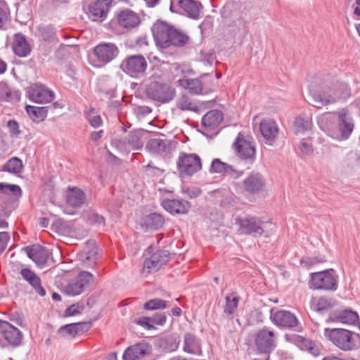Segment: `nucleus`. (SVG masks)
I'll use <instances>...</instances> for the list:
<instances>
[{
  "mask_svg": "<svg viewBox=\"0 0 360 360\" xmlns=\"http://www.w3.org/2000/svg\"><path fill=\"white\" fill-rule=\"evenodd\" d=\"M324 335L342 351H352L360 347V335L354 331L344 328H326Z\"/></svg>",
  "mask_w": 360,
  "mask_h": 360,
  "instance_id": "1",
  "label": "nucleus"
},
{
  "mask_svg": "<svg viewBox=\"0 0 360 360\" xmlns=\"http://www.w3.org/2000/svg\"><path fill=\"white\" fill-rule=\"evenodd\" d=\"M309 287L312 290L335 291L338 287V276L333 269L310 274Z\"/></svg>",
  "mask_w": 360,
  "mask_h": 360,
  "instance_id": "2",
  "label": "nucleus"
},
{
  "mask_svg": "<svg viewBox=\"0 0 360 360\" xmlns=\"http://www.w3.org/2000/svg\"><path fill=\"white\" fill-rule=\"evenodd\" d=\"M233 148L236 155L245 163L252 165L255 162L256 150L251 136L240 131L233 144Z\"/></svg>",
  "mask_w": 360,
  "mask_h": 360,
  "instance_id": "3",
  "label": "nucleus"
},
{
  "mask_svg": "<svg viewBox=\"0 0 360 360\" xmlns=\"http://www.w3.org/2000/svg\"><path fill=\"white\" fill-rule=\"evenodd\" d=\"M120 69L131 78L140 79L146 75L148 62L141 54L127 56L121 63Z\"/></svg>",
  "mask_w": 360,
  "mask_h": 360,
  "instance_id": "4",
  "label": "nucleus"
},
{
  "mask_svg": "<svg viewBox=\"0 0 360 360\" xmlns=\"http://www.w3.org/2000/svg\"><path fill=\"white\" fill-rule=\"evenodd\" d=\"M146 95L150 100L160 103H167L172 101L176 96L174 88L166 83L153 81L146 87Z\"/></svg>",
  "mask_w": 360,
  "mask_h": 360,
  "instance_id": "5",
  "label": "nucleus"
},
{
  "mask_svg": "<svg viewBox=\"0 0 360 360\" xmlns=\"http://www.w3.org/2000/svg\"><path fill=\"white\" fill-rule=\"evenodd\" d=\"M254 340L259 354H269L277 345L275 331L267 326H264L255 332Z\"/></svg>",
  "mask_w": 360,
  "mask_h": 360,
  "instance_id": "6",
  "label": "nucleus"
},
{
  "mask_svg": "<svg viewBox=\"0 0 360 360\" xmlns=\"http://www.w3.org/2000/svg\"><path fill=\"white\" fill-rule=\"evenodd\" d=\"M180 177L191 176L202 169L201 159L195 153L181 152L176 161Z\"/></svg>",
  "mask_w": 360,
  "mask_h": 360,
  "instance_id": "7",
  "label": "nucleus"
},
{
  "mask_svg": "<svg viewBox=\"0 0 360 360\" xmlns=\"http://www.w3.org/2000/svg\"><path fill=\"white\" fill-rule=\"evenodd\" d=\"M173 25L166 21L157 20L151 27V32L156 46L161 49L169 47V37Z\"/></svg>",
  "mask_w": 360,
  "mask_h": 360,
  "instance_id": "8",
  "label": "nucleus"
},
{
  "mask_svg": "<svg viewBox=\"0 0 360 360\" xmlns=\"http://www.w3.org/2000/svg\"><path fill=\"white\" fill-rule=\"evenodd\" d=\"M236 224L239 226L238 232L240 234L257 236H262L264 233L262 221L257 217L250 216L238 217L236 219Z\"/></svg>",
  "mask_w": 360,
  "mask_h": 360,
  "instance_id": "9",
  "label": "nucleus"
},
{
  "mask_svg": "<svg viewBox=\"0 0 360 360\" xmlns=\"http://www.w3.org/2000/svg\"><path fill=\"white\" fill-rule=\"evenodd\" d=\"M177 145L178 142L174 140L156 138L148 140L146 149L153 154L168 156L176 150Z\"/></svg>",
  "mask_w": 360,
  "mask_h": 360,
  "instance_id": "10",
  "label": "nucleus"
},
{
  "mask_svg": "<svg viewBox=\"0 0 360 360\" xmlns=\"http://www.w3.org/2000/svg\"><path fill=\"white\" fill-rule=\"evenodd\" d=\"M120 51L117 46L112 43L102 42L95 46L94 56L99 65H106L115 59Z\"/></svg>",
  "mask_w": 360,
  "mask_h": 360,
  "instance_id": "11",
  "label": "nucleus"
},
{
  "mask_svg": "<svg viewBox=\"0 0 360 360\" xmlns=\"http://www.w3.org/2000/svg\"><path fill=\"white\" fill-rule=\"evenodd\" d=\"M208 74L201 75L195 79H183L178 81L180 86L187 89L190 94L193 95L208 94L214 91V86L207 87L202 79L207 77Z\"/></svg>",
  "mask_w": 360,
  "mask_h": 360,
  "instance_id": "12",
  "label": "nucleus"
},
{
  "mask_svg": "<svg viewBox=\"0 0 360 360\" xmlns=\"http://www.w3.org/2000/svg\"><path fill=\"white\" fill-rule=\"evenodd\" d=\"M0 335L13 347H19L22 343L21 331L6 321L0 320Z\"/></svg>",
  "mask_w": 360,
  "mask_h": 360,
  "instance_id": "13",
  "label": "nucleus"
},
{
  "mask_svg": "<svg viewBox=\"0 0 360 360\" xmlns=\"http://www.w3.org/2000/svg\"><path fill=\"white\" fill-rule=\"evenodd\" d=\"M326 322H340L344 324L356 325L359 323V316L357 312L352 309L342 308L331 311Z\"/></svg>",
  "mask_w": 360,
  "mask_h": 360,
  "instance_id": "14",
  "label": "nucleus"
},
{
  "mask_svg": "<svg viewBox=\"0 0 360 360\" xmlns=\"http://www.w3.org/2000/svg\"><path fill=\"white\" fill-rule=\"evenodd\" d=\"M22 250L26 252L30 259L40 267L45 266L51 254L48 248L38 243L24 247Z\"/></svg>",
  "mask_w": 360,
  "mask_h": 360,
  "instance_id": "15",
  "label": "nucleus"
},
{
  "mask_svg": "<svg viewBox=\"0 0 360 360\" xmlns=\"http://www.w3.org/2000/svg\"><path fill=\"white\" fill-rule=\"evenodd\" d=\"M112 0H95L88 5L89 18L93 21L103 22L108 15L112 6Z\"/></svg>",
  "mask_w": 360,
  "mask_h": 360,
  "instance_id": "16",
  "label": "nucleus"
},
{
  "mask_svg": "<svg viewBox=\"0 0 360 360\" xmlns=\"http://www.w3.org/2000/svg\"><path fill=\"white\" fill-rule=\"evenodd\" d=\"M266 186L263 175L259 172H252L243 181V188L249 194H257L262 192Z\"/></svg>",
  "mask_w": 360,
  "mask_h": 360,
  "instance_id": "17",
  "label": "nucleus"
},
{
  "mask_svg": "<svg viewBox=\"0 0 360 360\" xmlns=\"http://www.w3.org/2000/svg\"><path fill=\"white\" fill-rule=\"evenodd\" d=\"M270 319L276 326L284 328H294L297 326L298 320L290 311L278 310L274 313V309L270 311Z\"/></svg>",
  "mask_w": 360,
  "mask_h": 360,
  "instance_id": "18",
  "label": "nucleus"
},
{
  "mask_svg": "<svg viewBox=\"0 0 360 360\" xmlns=\"http://www.w3.org/2000/svg\"><path fill=\"white\" fill-rule=\"evenodd\" d=\"M209 172L211 174H221L224 176H229L234 179L240 178L243 174V171L237 170L233 166L222 162L219 158L212 160Z\"/></svg>",
  "mask_w": 360,
  "mask_h": 360,
  "instance_id": "19",
  "label": "nucleus"
},
{
  "mask_svg": "<svg viewBox=\"0 0 360 360\" xmlns=\"http://www.w3.org/2000/svg\"><path fill=\"white\" fill-rule=\"evenodd\" d=\"M170 257V253L166 250H158L150 257L146 258L143 263V268L148 272L157 271L162 265L165 264Z\"/></svg>",
  "mask_w": 360,
  "mask_h": 360,
  "instance_id": "20",
  "label": "nucleus"
},
{
  "mask_svg": "<svg viewBox=\"0 0 360 360\" xmlns=\"http://www.w3.org/2000/svg\"><path fill=\"white\" fill-rule=\"evenodd\" d=\"M152 352L151 346L146 342H141L128 347L122 354L123 360H137L150 354Z\"/></svg>",
  "mask_w": 360,
  "mask_h": 360,
  "instance_id": "21",
  "label": "nucleus"
},
{
  "mask_svg": "<svg viewBox=\"0 0 360 360\" xmlns=\"http://www.w3.org/2000/svg\"><path fill=\"white\" fill-rule=\"evenodd\" d=\"M117 21L119 26L127 30L137 27L141 23L139 15L129 8L120 11L117 14Z\"/></svg>",
  "mask_w": 360,
  "mask_h": 360,
  "instance_id": "22",
  "label": "nucleus"
},
{
  "mask_svg": "<svg viewBox=\"0 0 360 360\" xmlns=\"http://www.w3.org/2000/svg\"><path fill=\"white\" fill-rule=\"evenodd\" d=\"M27 93L29 98L34 103H49L53 98V92L42 84H35L31 86Z\"/></svg>",
  "mask_w": 360,
  "mask_h": 360,
  "instance_id": "23",
  "label": "nucleus"
},
{
  "mask_svg": "<svg viewBox=\"0 0 360 360\" xmlns=\"http://www.w3.org/2000/svg\"><path fill=\"white\" fill-rule=\"evenodd\" d=\"M162 207L172 214H184L188 213L191 208L188 201L181 199H164L161 202Z\"/></svg>",
  "mask_w": 360,
  "mask_h": 360,
  "instance_id": "24",
  "label": "nucleus"
},
{
  "mask_svg": "<svg viewBox=\"0 0 360 360\" xmlns=\"http://www.w3.org/2000/svg\"><path fill=\"white\" fill-rule=\"evenodd\" d=\"M20 274L22 279L29 283L36 293L41 297L46 295V290L41 285V280L33 270L30 268H22Z\"/></svg>",
  "mask_w": 360,
  "mask_h": 360,
  "instance_id": "25",
  "label": "nucleus"
},
{
  "mask_svg": "<svg viewBox=\"0 0 360 360\" xmlns=\"http://www.w3.org/2000/svg\"><path fill=\"white\" fill-rule=\"evenodd\" d=\"M12 50L18 57L24 58L30 55L32 48L24 34L16 33L14 35Z\"/></svg>",
  "mask_w": 360,
  "mask_h": 360,
  "instance_id": "26",
  "label": "nucleus"
},
{
  "mask_svg": "<svg viewBox=\"0 0 360 360\" xmlns=\"http://www.w3.org/2000/svg\"><path fill=\"white\" fill-rule=\"evenodd\" d=\"M164 224V216L157 212L150 213L142 217L141 220V226L146 231L159 230Z\"/></svg>",
  "mask_w": 360,
  "mask_h": 360,
  "instance_id": "27",
  "label": "nucleus"
},
{
  "mask_svg": "<svg viewBox=\"0 0 360 360\" xmlns=\"http://www.w3.org/2000/svg\"><path fill=\"white\" fill-rule=\"evenodd\" d=\"M91 326L89 322H77L67 324L61 326L58 329V333L62 334L63 336L69 335L75 338L79 334H82L88 331Z\"/></svg>",
  "mask_w": 360,
  "mask_h": 360,
  "instance_id": "28",
  "label": "nucleus"
},
{
  "mask_svg": "<svg viewBox=\"0 0 360 360\" xmlns=\"http://www.w3.org/2000/svg\"><path fill=\"white\" fill-rule=\"evenodd\" d=\"M223 113L219 110L208 111L202 118V127L209 130L215 129L223 121Z\"/></svg>",
  "mask_w": 360,
  "mask_h": 360,
  "instance_id": "29",
  "label": "nucleus"
},
{
  "mask_svg": "<svg viewBox=\"0 0 360 360\" xmlns=\"http://www.w3.org/2000/svg\"><path fill=\"white\" fill-rule=\"evenodd\" d=\"M169 40V47L181 48L189 43L190 37L186 32L173 25Z\"/></svg>",
  "mask_w": 360,
  "mask_h": 360,
  "instance_id": "30",
  "label": "nucleus"
},
{
  "mask_svg": "<svg viewBox=\"0 0 360 360\" xmlns=\"http://www.w3.org/2000/svg\"><path fill=\"white\" fill-rule=\"evenodd\" d=\"M179 6L192 19H198L200 10L202 6L200 1L195 0H179Z\"/></svg>",
  "mask_w": 360,
  "mask_h": 360,
  "instance_id": "31",
  "label": "nucleus"
},
{
  "mask_svg": "<svg viewBox=\"0 0 360 360\" xmlns=\"http://www.w3.org/2000/svg\"><path fill=\"white\" fill-rule=\"evenodd\" d=\"M183 350L188 354L201 355L200 342L194 334L186 333L184 335Z\"/></svg>",
  "mask_w": 360,
  "mask_h": 360,
  "instance_id": "32",
  "label": "nucleus"
},
{
  "mask_svg": "<svg viewBox=\"0 0 360 360\" xmlns=\"http://www.w3.org/2000/svg\"><path fill=\"white\" fill-rule=\"evenodd\" d=\"M259 130L263 137L268 141H274L278 128L274 121L263 120L259 124Z\"/></svg>",
  "mask_w": 360,
  "mask_h": 360,
  "instance_id": "33",
  "label": "nucleus"
},
{
  "mask_svg": "<svg viewBox=\"0 0 360 360\" xmlns=\"http://www.w3.org/2000/svg\"><path fill=\"white\" fill-rule=\"evenodd\" d=\"M51 106L52 105L37 107L27 105L25 106V110L27 115H29L30 118L33 122L39 123L46 119L48 110L51 108Z\"/></svg>",
  "mask_w": 360,
  "mask_h": 360,
  "instance_id": "34",
  "label": "nucleus"
},
{
  "mask_svg": "<svg viewBox=\"0 0 360 360\" xmlns=\"http://www.w3.org/2000/svg\"><path fill=\"white\" fill-rule=\"evenodd\" d=\"M20 91H13L6 82H0V101L16 103L20 101Z\"/></svg>",
  "mask_w": 360,
  "mask_h": 360,
  "instance_id": "35",
  "label": "nucleus"
},
{
  "mask_svg": "<svg viewBox=\"0 0 360 360\" xmlns=\"http://www.w3.org/2000/svg\"><path fill=\"white\" fill-rule=\"evenodd\" d=\"M339 130L342 139H347L352 134L354 129V122L346 112H342L339 115Z\"/></svg>",
  "mask_w": 360,
  "mask_h": 360,
  "instance_id": "36",
  "label": "nucleus"
},
{
  "mask_svg": "<svg viewBox=\"0 0 360 360\" xmlns=\"http://www.w3.org/2000/svg\"><path fill=\"white\" fill-rule=\"evenodd\" d=\"M143 131L142 129L131 130L124 141V143L134 150L141 149L143 146Z\"/></svg>",
  "mask_w": 360,
  "mask_h": 360,
  "instance_id": "37",
  "label": "nucleus"
},
{
  "mask_svg": "<svg viewBox=\"0 0 360 360\" xmlns=\"http://www.w3.org/2000/svg\"><path fill=\"white\" fill-rule=\"evenodd\" d=\"M85 200V194L79 188H73L66 195V202L72 207H81Z\"/></svg>",
  "mask_w": 360,
  "mask_h": 360,
  "instance_id": "38",
  "label": "nucleus"
},
{
  "mask_svg": "<svg viewBox=\"0 0 360 360\" xmlns=\"http://www.w3.org/2000/svg\"><path fill=\"white\" fill-rule=\"evenodd\" d=\"M317 123L323 131L328 133L335 126V115L330 112H325L317 117Z\"/></svg>",
  "mask_w": 360,
  "mask_h": 360,
  "instance_id": "39",
  "label": "nucleus"
},
{
  "mask_svg": "<svg viewBox=\"0 0 360 360\" xmlns=\"http://www.w3.org/2000/svg\"><path fill=\"white\" fill-rule=\"evenodd\" d=\"M181 342V338L176 334L164 337L160 340V347L166 352L176 351Z\"/></svg>",
  "mask_w": 360,
  "mask_h": 360,
  "instance_id": "40",
  "label": "nucleus"
},
{
  "mask_svg": "<svg viewBox=\"0 0 360 360\" xmlns=\"http://www.w3.org/2000/svg\"><path fill=\"white\" fill-rule=\"evenodd\" d=\"M23 169L22 161L17 158L13 157L9 159L3 167L4 172H8L11 174H18L22 172Z\"/></svg>",
  "mask_w": 360,
  "mask_h": 360,
  "instance_id": "41",
  "label": "nucleus"
},
{
  "mask_svg": "<svg viewBox=\"0 0 360 360\" xmlns=\"http://www.w3.org/2000/svg\"><path fill=\"white\" fill-rule=\"evenodd\" d=\"M176 107L181 110L198 112L199 110L198 106L187 95H183L177 100Z\"/></svg>",
  "mask_w": 360,
  "mask_h": 360,
  "instance_id": "42",
  "label": "nucleus"
},
{
  "mask_svg": "<svg viewBox=\"0 0 360 360\" xmlns=\"http://www.w3.org/2000/svg\"><path fill=\"white\" fill-rule=\"evenodd\" d=\"M336 303V300L332 297L327 296L320 297L316 305V311L319 312L329 311L335 306Z\"/></svg>",
  "mask_w": 360,
  "mask_h": 360,
  "instance_id": "43",
  "label": "nucleus"
},
{
  "mask_svg": "<svg viewBox=\"0 0 360 360\" xmlns=\"http://www.w3.org/2000/svg\"><path fill=\"white\" fill-rule=\"evenodd\" d=\"M40 37L44 41H51L56 37V29L52 25H40L38 27Z\"/></svg>",
  "mask_w": 360,
  "mask_h": 360,
  "instance_id": "44",
  "label": "nucleus"
},
{
  "mask_svg": "<svg viewBox=\"0 0 360 360\" xmlns=\"http://www.w3.org/2000/svg\"><path fill=\"white\" fill-rule=\"evenodd\" d=\"M226 304L224 307V313L227 316L233 315L236 310L238 308V302H239V297L236 296L231 299V297L227 295L226 296Z\"/></svg>",
  "mask_w": 360,
  "mask_h": 360,
  "instance_id": "45",
  "label": "nucleus"
},
{
  "mask_svg": "<svg viewBox=\"0 0 360 360\" xmlns=\"http://www.w3.org/2000/svg\"><path fill=\"white\" fill-rule=\"evenodd\" d=\"M75 280L79 285H82V288L84 290L94 281V275L89 271H82L78 274Z\"/></svg>",
  "mask_w": 360,
  "mask_h": 360,
  "instance_id": "46",
  "label": "nucleus"
},
{
  "mask_svg": "<svg viewBox=\"0 0 360 360\" xmlns=\"http://www.w3.org/2000/svg\"><path fill=\"white\" fill-rule=\"evenodd\" d=\"M167 307V301L155 298L147 301L143 305V309L146 310H157L166 309Z\"/></svg>",
  "mask_w": 360,
  "mask_h": 360,
  "instance_id": "47",
  "label": "nucleus"
},
{
  "mask_svg": "<svg viewBox=\"0 0 360 360\" xmlns=\"http://www.w3.org/2000/svg\"><path fill=\"white\" fill-rule=\"evenodd\" d=\"M298 338L300 340V342L302 343L305 349L313 356H317L320 354V349L314 342L305 339L301 336H299Z\"/></svg>",
  "mask_w": 360,
  "mask_h": 360,
  "instance_id": "48",
  "label": "nucleus"
},
{
  "mask_svg": "<svg viewBox=\"0 0 360 360\" xmlns=\"http://www.w3.org/2000/svg\"><path fill=\"white\" fill-rule=\"evenodd\" d=\"M294 126L296 134L303 133L310 129L311 122L299 117L295 120Z\"/></svg>",
  "mask_w": 360,
  "mask_h": 360,
  "instance_id": "49",
  "label": "nucleus"
},
{
  "mask_svg": "<svg viewBox=\"0 0 360 360\" xmlns=\"http://www.w3.org/2000/svg\"><path fill=\"white\" fill-rule=\"evenodd\" d=\"M82 285L79 284L75 280V282L70 283L66 285L65 288V293L69 296H76L81 294L84 290L82 288Z\"/></svg>",
  "mask_w": 360,
  "mask_h": 360,
  "instance_id": "50",
  "label": "nucleus"
},
{
  "mask_svg": "<svg viewBox=\"0 0 360 360\" xmlns=\"http://www.w3.org/2000/svg\"><path fill=\"white\" fill-rule=\"evenodd\" d=\"M84 307L83 304H80L79 303H75L69 306L65 309L64 311V316L65 317L72 316L77 314H79L83 311Z\"/></svg>",
  "mask_w": 360,
  "mask_h": 360,
  "instance_id": "51",
  "label": "nucleus"
},
{
  "mask_svg": "<svg viewBox=\"0 0 360 360\" xmlns=\"http://www.w3.org/2000/svg\"><path fill=\"white\" fill-rule=\"evenodd\" d=\"M5 195L11 194L15 197H21L22 191L21 188L16 184H9L6 183Z\"/></svg>",
  "mask_w": 360,
  "mask_h": 360,
  "instance_id": "52",
  "label": "nucleus"
},
{
  "mask_svg": "<svg viewBox=\"0 0 360 360\" xmlns=\"http://www.w3.org/2000/svg\"><path fill=\"white\" fill-rule=\"evenodd\" d=\"M134 323L141 326L143 328L146 330H152L154 329L155 327L151 323L150 317L147 316H141L134 320Z\"/></svg>",
  "mask_w": 360,
  "mask_h": 360,
  "instance_id": "53",
  "label": "nucleus"
},
{
  "mask_svg": "<svg viewBox=\"0 0 360 360\" xmlns=\"http://www.w3.org/2000/svg\"><path fill=\"white\" fill-rule=\"evenodd\" d=\"M88 221L91 225L96 226H104L105 225V219L102 215L98 214L96 212H92L88 216Z\"/></svg>",
  "mask_w": 360,
  "mask_h": 360,
  "instance_id": "54",
  "label": "nucleus"
},
{
  "mask_svg": "<svg viewBox=\"0 0 360 360\" xmlns=\"http://www.w3.org/2000/svg\"><path fill=\"white\" fill-rule=\"evenodd\" d=\"M150 319L153 325L164 326L167 321L165 313H155Z\"/></svg>",
  "mask_w": 360,
  "mask_h": 360,
  "instance_id": "55",
  "label": "nucleus"
},
{
  "mask_svg": "<svg viewBox=\"0 0 360 360\" xmlns=\"http://www.w3.org/2000/svg\"><path fill=\"white\" fill-rule=\"evenodd\" d=\"M314 98L315 101H319L322 105H328L335 102V99L330 95L326 96L325 94H319L317 96H314Z\"/></svg>",
  "mask_w": 360,
  "mask_h": 360,
  "instance_id": "56",
  "label": "nucleus"
},
{
  "mask_svg": "<svg viewBox=\"0 0 360 360\" xmlns=\"http://www.w3.org/2000/svg\"><path fill=\"white\" fill-rule=\"evenodd\" d=\"M10 235L8 232H0V255H1L7 247Z\"/></svg>",
  "mask_w": 360,
  "mask_h": 360,
  "instance_id": "57",
  "label": "nucleus"
},
{
  "mask_svg": "<svg viewBox=\"0 0 360 360\" xmlns=\"http://www.w3.org/2000/svg\"><path fill=\"white\" fill-rule=\"evenodd\" d=\"M7 126L9 129V131L13 136H18L20 134V130L19 129L18 123L14 120H11L8 122Z\"/></svg>",
  "mask_w": 360,
  "mask_h": 360,
  "instance_id": "58",
  "label": "nucleus"
},
{
  "mask_svg": "<svg viewBox=\"0 0 360 360\" xmlns=\"http://www.w3.org/2000/svg\"><path fill=\"white\" fill-rule=\"evenodd\" d=\"M8 11L6 7L0 4V29L2 28L8 20Z\"/></svg>",
  "mask_w": 360,
  "mask_h": 360,
  "instance_id": "59",
  "label": "nucleus"
},
{
  "mask_svg": "<svg viewBox=\"0 0 360 360\" xmlns=\"http://www.w3.org/2000/svg\"><path fill=\"white\" fill-rule=\"evenodd\" d=\"M146 171H150L148 174L158 175V174H163L165 170L163 169L158 168L153 165L152 162H150L146 166H145Z\"/></svg>",
  "mask_w": 360,
  "mask_h": 360,
  "instance_id": "60",
  "label": "nucleus"
},
{
  "mask_svg": "<svg viewBox=\"0 0 360 360\" xmlns=\"http://www.w3.org/2000/svg\"><path fill=\"white\" fill-rule=\"evenodd\" d=\"M300 149L302 153L306 154V155H309L313 151L311 145L309 143H307L304 141H302L300 142Z\"/></svg>",
  "mask_w": 360,
  "mask_h": 360,
  "instance_id": "61",
  "label": "nucleus"
},
{
  "mask_svg": "<svg viewBox=\"0 0 360 360\" xmlns=\"http://www.w3.org/2000/svg\"><path fill=\"white\" fill-rule=\"evenodd\" d=\"M89 122L90 124L95 128L101 126L102 123V120L100 115H94L93 117H89Z\"/></svg>",
  "mask_w": 360,
  "mask_h": 360,
  "instance_id": "62",
  "label": "nucleus"
},
{
  "mask_svg": "<svg viewBox=\"0 0 360 360\" xmlns=\"http://www.w3.org/2000/svg\"><path fill=\"white\" fill-rule=\"evenodd\" d=\"M301 264H303L305 267L309 268L316 264V261L315 258H303L300 260Z\"/></svg>",
  "mask_w": 360,
  "mask_h": 360,
  "instance_id": "63",
  "label": "nucleus"
},
{
  "mask_svg": "<svg viewBox=\"0 0 360 360\" xmlns=\"http://www.w3.org/2000/svg\"><path fill=\"white\" fill-rule=\"evenodd\" d=\"M51 229L56 232H61L63 229V222L60 219L55 220L52 224Z\"/></svg>",
  "mask_w": 360,
  "mask_h": 360,
  "instance_id": "64",
  "label": "nucleus"
}]
</instances>
